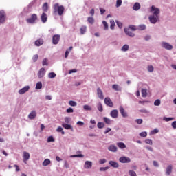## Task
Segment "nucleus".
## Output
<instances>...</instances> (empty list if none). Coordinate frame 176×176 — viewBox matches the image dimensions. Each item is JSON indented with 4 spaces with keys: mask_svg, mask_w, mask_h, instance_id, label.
Returning a JSON list of instances; mask_svg holds the SVG:
<instances>
[{
    "mask_svg": "<svg viewBox=\"0 0 176 176\" xmlns=\"http://www.w3.org/2000/svg\"><path fill=\"white\" fill-rule=\"evenodd\" d=\"M150 12L153 13V15H151L148 19L152 24H156L157 20H159V14H160V9L153 6L150 10Z\"/></svg>",
    "mask_w": 176,
    "mask_h": 176,
    "instance_id": "nucleus-1",
    "label": "nucleus"
},
{
    "mask_svg": "<svg viewBox=\"0 0 176 176\" xmlns=\"http://www.w3.org/2000/svg\"><path fill=\"white\" fill-rule=\"evenodd\" d=\"M53 9L54 14H58V16H63V14H64V11L65 10L64 6H60L58 3H56L53 6Z\"/></svg>",
    "mask_w": 176,
    "mask_h": 176,
    "instance_id": "nucleus-2",
    "label": "nucleus"
},
{
    "mask_svg": "<svg viewBox=\"0 0 176 176\" xmlns=\"http://www.w3.org/2000/svg\"><path fill=\"white\" fill-rule=\"evenodd\" d=\"M38 20V15L36 14H33L31 15L30 18H28L26 19L27 23H29V24H34L35 23V21Z\"/></svg>",
    "mask_w": 176,
    "mask_h": 176,
    "instance_id": "nucleus-3",
    "label": "nucleus"
},
{
    "mask_svg": "<svg viewBox=\"0 0 176 176\" xmlns=\"http://www.w3.org/2000/svg\"><path fill=\"white\" fill-rule=\"evenodd\" d=\"M60 34H55L52 36V43L53 45H58V42H60Z\"/></svg>",
    "mask_w": 176,
    "mask_h": 176,
    "instance_id": "nucleus-4",
    "label": "nucleus"
},
{
    "mask_svg": "<svg viewBox=\"0 0 176 176\" xmlns=\"http://www.w3.org/2000/svg\"><path fill=\"white\" fill-rule=\"evenodd\" d=\"M104 104H106L107 107H110V108H112L113 107V102L109 97H107L104 98Z\"/></svg>",
    "mask_w": 176,
    "mask_h": 176,
    "instance_id": "nucleus-5",
    "label": "nucleus"
},
{
    "mask_svg": "<svg viewBox=\"0 0 176 176\" xmlns=\"http://www.w3.org/2000/svg\"><path fill=\"white\" fill-rule=\"evenodd\" d=\"M119 111L122 116V118H128L129 114L127 113V111L124 110V108H123L122 106H120Z\"/></svg>",
    "mask_w": 176,
    "mask_h": 176,
    "instance_id": "nucleus-6",
    "label": "nucleus"
},
{
    "mask_svg": "<svg viewBox=\"0 0 176 176\" xmlns=\"http://www.w3.org/2000/svg\"><path fill=\"white\" fill-rule=\"evenodd\" d=\"M6 21V14L4 11H0V23H5Z\"/></svg>",
    "mask_w": 176,
    "mask_h": 176,
    "instance_id": "nucleus-7",
    "label": "nucleus"
},
{
    "mask_svg": "<svg viewBox=\"0 0 176 176\" xmlns=\"http://www.w3.org/2000/svg\"><path fill=\"white\" fill-rule=\"evenodd\" d=\"M30 153L27 151L23 152V162L27 164V162L30 160Z\"/></svg>",
    "mask_w": 176,
    "mask_h": 176,
    "instance_id": "nucleus-8",
    "label": "nucleus"
},
{
    "mask_svg": "<svg viewBox=\"0 0 176 176\" xmlns=\"http://www.w3.org/2000/svg\"><path fill=\"white\" fill-rule=\"evenodd\" d=\"M120 163H130L131 160L129 157H121L119 159Z\"/></svg>",
    "mask_w": 176,
    "mask_h": 176,
    "instance_id": "nucleus-9",
    "label": "nucleus"
},
{
    "mask_svg": "<svg viewBox=\"0 0 176 176\" xmlns=\"http://www.w3.org/2000/svg\"><path fill=\"white\" fill-rule=\"evenodd\" d=\"M162 46L167 50H171L173 49V45H170L168 43L163 42Z\"/></svg>",
    "mask_w": 176,
    "mask_h": 176,
    "instance_id": "nucleus-10",
    "label": "nucleus"
},
{
    "mask_svg": "<svg viewBox=\"0 0 176 176\" xmlns=\"http://www.w3.org/2000/svg\"><path fill=\"white\" fill-rule=\"evenodd\" d=\"M118 115H119V111H118V110H116V109L111 111L110 113V116L113 119H116L118 118Z\"/></svg>",
    "mask_w": 176,
    "mask_h": 176,
    "instance_id": "nucleus-11",
    "label": "nucleus"
},
{
    "mask_svg": "<svg viewBox=\"0 0 176 176\" xmlns=\"http://www.w3.org/2000/svg\"><path fill=\"white\" fill-rule=\"evenodd\" d=\"M30 90V86H25L23 88L21 89L19 91V94H24V93H27Z\"/></svg>",
    "mask_w": 176,
    "mask_h": 176,
    "instance_id": "nucleus-12",
    "label": "nucleus"
},
{
    "mask_svg": "<svg viewBox=\"0 0 176 176\" xmlns=\"http://www.w3.org/2000/svg\"><path fill=\"white\" fill-rule=\"evenodd\" d=\"M124 32L126 35H128V36H131V38H133V36H135V34L131 32V31H130V29L128 28L124 29Z\"/></svg>",
    "mask_w": 176,
    "mask_h": 176,
    "instance_id": "nucleus-13",
    "label": "nucleus"
},
{
    "mask_svg": "<svg viewBox=\"0 0 176 176\" xmlns=\"http://www.w3.org/2000/svg\"><path fill=\"white\" fill-rule=\"evenodd\" d=\"M41 19L42 23H46V21H47V14L45 12H43L41 16Z\"/></svg>",
    "mask_w": 176,
    "mask_h": 176,
    "instance_id": "nucleus-14",
    "label": "nucleus"
},
{
    "mask_svg": "<svg viewBox=\"0 0 176 176\" xmlns=\"http://www.w3.org/2000/svg\"><path fill=\"white\" fill-rule=\"evenodd\" d=\"M45 72H46L45 71V68L40 69L39 72H38V78H43V76H45Z\"/></svg>",
    "mask_w": 176,
    "mask_h": 176,
    "instance_id": "nucleus-15",
    "label": "nucleus"
},
{
    "mask_svg": "<svg viewBox=\"0 0 176 176\" xmlns=\"http://www.w3.org/2000/svg\"><path fill=\"white\" fill-rule=\"evenodd\" d=\"M84 167L85 168H91V167H93V162L90 161H86Z\"/></svg>",
    "mask_w": 176,
    "mask_h": 176,
    "instance_id": "nucleus-16",
    "label": "nucleus"
},
{
    "mask_svg": "<svg viewBox=\"0 0 176 176\" xmlns=\"http://www.w3.org/2000/svg\"><path fill=\"white\" fill-rule=\"evenodd\" d=\"M28 118L30 120L35 119L36 118V111H31V113L28 115Z\"/></svg>",
    "mask_w": 176,
    "mask_h": 176,
    "instance_id": "nucleus-17",
    "label": "nucleus"
},
{
    "mask_svg": "<svg viewBox=\"0 0 176 176\" xmlns=\"http://www.w3.org/2000/svg\"><path fill=\"white\" fill-rule=\"evenodd\" d=\"M98 96L100 98V100H104V94H102V91L101 89L98 88L97 89Z\"/></svg>",
    "mask_w": 176,
    "mask_h": 176,
    "instance_id": "nucleus-18",
    "label": "nucleus"
},
{
    "mask_svg": "<svg viewBox=\"0 0 176 176\" xmlns=\"http://www.w3.org/2000/svg\"><path fill=\"white\" fill-rule=\"evenodd\" d=\"M62 126L66 130H74V128L71 126V124L63 123L62 124Z\"/></svg>",
    "mask_w": 176,
    "mask_h": 176,
    "instance_id": "nucleus-19",
    "label": "nucleus"
},
{
    "mask_svg": "<svg viewBox=\"0 0 176 176\" xmlns=\"http://www.w3.org/2000/svg\"><path fill=\"white\" fill-rule=\"evenodd\" d=\"M109 164H110L111 167H114V168H118V167H119V164L114 161H109Z\"/></svg>",
    "mask_w": 176,
    "mask_h": 176,
    "instance_id": "nucleus-20",
    "label": "nucleus"
},
{
    "mask_svg": "<svg viewBox=\"0 0 176 176\" xmlns=\"http://www.w3.org/2000/svg\"><path fill=\"white\" fill-rule=\"evenodd\" d=\"M133 10H140V9H141V5L140 4V3H135L134 5H133Z\"/></svg>",
    "mask_w": 176,
    "mask_h": 176,
    "instance_id": "nucleus-21",
    "label": "nucleus"
},
{
    "mask_svg": "<svg viewBox=\"0 0 176 176\" xmlns=\"http://www.w3.org/2000/svg\"><path fill=\"white\" fill-rule=\"evenodd\" d=\"M108 149L110 151V152H116V151H118V148L115 145H111L108 147Z\"/></svg>",
    "mask_w": 176,
    "mask_h": 176,
    "instance_id": "nucleus-22",
    "label": "nucleus"
},
{
    "mask_svg": "<svg viewBox=\"0 0 176 176\" xmlns=\"http://www.w3.org/2000/svg\"><path fill=\"white\" fill-rule=\"evenodd\" d=\"M117 146H118V148H120V149H124L126 148V144H124V143H123V142H118Z\"/></svg>",
    "mask_w": 176,
    "mask_h": 176,
    "instance_id": "nucleus-23",
    "label": "nucleus"
},
{
    "mask_svg": "<svg viewBox=\"0 0 176 176\" xmlns=\"http://www.w3.org/2000/svg\"><path fill=\"white\" fill-rule=\"evenodd\" d=\"M173 171V166L169 165L167 168H166V174L167 175H170V174H171Z\"/></svg>",
    "mask_w": 176,
    "mask_h": 176,
    "instance_id": "nucleus-24",
    "label": "nucleus"
},
{
    "mask_svg": "<svg viewBox=\"0 0 176 176\" xmlns=\"http://www.w3.org/2000/svg\"><path fill=\"white\" fill-rule=\"evenodd\" d=\"M112 88L116 91H122V88L118 85H113Z\"/></svg>",
    "mask_w": 176,
    "mask_h": 176,
    "instance_id": "nucleus-25",
    "label": "nucleus"
},
{
    "mask_svg": "<svg viewBox=\"0 0 176 176\" xmlns=\"http://www.w3.org/2000/svg\"><path fill=\"white\" fill-rule=\"evenodd\" d=\"M42 9L44 12H47L49 9V5L47 4V3H44L42 7Z\"/></svg>",
    "mask_w": 176,
    "mask_h": 176,
    "instance_id": "nucleus-26",
    "label": "nucleus"
},
{
    "mask_svg": "<svg viewBox=\"0 0 176 176\" xmlns=\"http://www.w3.org/2000/svg\"><path fill=\"white\" fill-rule=\"evenodd\" d=\"M36 46H41L43 45V41L42 39H38L35 41Z\"/></svg>",
    "mask_w": 176,
    "mask_h": 176,
    "instance_id": "nucleus-27",
    "label": "nucleus"
},
{
    "mask_svg": "<svg viewBox=\"0 0 176 176\" xmlns=\"http://www.w3.org/2000/svg\"><path fill=\"white\" fill-rule=\"evenodd\" d=\"M50 163H51L50 160L45 159L43 162V166H49V164H50Z\"/></svg>",
    "mask_w": 176,
    "mask_h": 176,
    "instance_id": "nucleus-28",
    "label": "nucleus"
},
{
    "mask_svg": "<svg viewBox=\"0 0 176 176\" xmlns=\"http://www.w3.org/2000/svg\"><path fill=\"white\" fill-rule=\"evenodd\" d=\"M86 30H87V27H86V26H82L80 28V34H81V35H83V34H85Z\"/></svg>",
    "mask_w": 176,
    "mask_h": 176,
    "instance_id": "nucleus-29",
    "label": "nucleus"
},
{
    "mask_svg": "<svg viewBox=\"0 0 176 176\" xmlns=\"http://www.w3.org/2000/svg\"><path fill=\"white\" fill-rule=\"evenodd\" d=\"M110 28L111 30H114L115 28V25H116V24L115 23V21L113 19L110 21Z\"/></svg>",
    "mask_w": 176,
    "mask_h": 176,
    "instance_id": "nucleus-30",
    "label": "nucleus"
},
{
    "mask_svg": "<svg viewBox=\"0 0 176 176\" xmlns=\"http://www.w3.org/2000/svg\"><path fill=\"white\" fill-rule=\"evenodd\" d=\"M103 120H104V122L107 124H111V119H109V118H107V117H104V118H103Z\"/></svg>",
    "mask_w": 176,
    "mask_h": 176,
    "instance_id": "nucleus-31",
    "label": "nucleus"
},
{
    "mask_svg": "<svg viewBox=\"0 0 176 176\" xmlns=\"http://www.w3.org/2000/svg\"><path fill=\"white\" fill-rule=\"evenodd\" d=\"M142 97H144V98L146 97V96H148V92H147L146 89H142Z\"/></svg>",
    "mask_w": 176,
    "mask_h": 176,
    "instance_id": "nucleus-32",
    "label": "nucleus"
},
{
    "mask_svg": "<svg viewBox=\"0 0 176 176\" xmlns=\"http://www.w3.org/2000/svg\"><path fill=\"white\" fill-rule=\"evenodd\" d=\"M69 105H70V107H76V105H78V104L76 103V102H75L74 100H70L69 102Z\"/></svg>",
    "mask_w": 176,
    "mask_h": 176,
    "instance_id": "nucleus-33",
    "label": "nucleus"
},
{
    "mask_svg": "<svg viewBox=\"0 0 176 176\" xmlns=\"http://www.w3.org/2000/svg\"><path fill=\"white\" fill-rule=\"evenodd\" d=\"M42 87V82H38L36 85V90H39L41 89V88Z\"/></svg>",
    "mask_w": 176,
    "mask_h": 176,
    "instance_id": "nucleus-34",
    "label": "nucleus"
},
{
    "mask_svg": "<svg viewBox=\"0 0 176 176\" xmlns=\"http://www.w3.org/2000/svg\"><path fill=\"white\" fill-rule=\"evenodd\" d=\"M97 108L100 112H102V111H104V109L102 108V104L101 103H99L98 104Z\"/></svg>",
    "mask_w": 176,
    "mask_h": 176,
    "instance_id": "nucleus-35",
    "label": "nucleus"
},
{
    "mask_svg": "<svg viewBox=\"0 0 176 176\" xmlns=\"http://www.w3.org/2000/svg\"><path fill=\"white\" fill-rule=\"evenodd\" d=\"M48 77L50 78V79H53V78H56V73L54 72L49 73Z\"/></svg>",
    "mask_w": 176,
    "mask_h": 176,
    "instance_id": "nucleus-36",
    "label": "nucleus"
},
{
    "mask_svg": "<svg viewBox=\"0 0 176 176\" xmlns=\"http://www.w3.org/2000/svg\"><path fill=\"white\" fill-rule=\"evenodd\" d=\"M121 50H122V52H127V50H129V45H123Z\"/></svg>",
    "mask_w": 176,
    "mask_h": 176,
    "instance_id": "nucleus-37",
    "label": "nucleus"
},
{
    "mask_svg": "<svg viewBox=\"0 0 176 176\" xmlns=\"http://www.w3.org/2000/svg\"><path fill=\"white\" fill-rule=\"evenodd\" d=\"M146 26L145 25H140L138 26V30H140V31H144V30H146Z\"/></svg>",
    "mask_w": 176,
    "mask_h": 176,
    "instance_id": "nucleus-38",
    "label": "nucleus"
},
{
    "mask_svg": "<svg viewBox=\"0 0 176 176\" xmlns=\"http://www.w3.org/2000/svg\"><path fill=\"white\" fill-rule=\"evenodd\" d=\"M83 108H84L85 111H91V107H90L87 104L84 105Z\"/></svg>",
    "mask_w": 176,
    "mask_h": 176,
    "instance_id": "nucleus-39",
    "label": "nucleus"
},
{
    "mask_svg": "<svg viewBox=\"0 0 176 176\" xmlns=\"http://www.w3.org/2000/svg\"><path fill=\"white\" fill-rule=\"evenodd\" d=\"M161 104V102H160V99H157L155 102H154V105L155 107H159Z\"/></svg>",
    "mask_w": 176,
    "mask_h": 176,
    "instance_id": "nucleus-40",
    "label": "nucleus"
},
{
    "mask_svg": "<svg viewBox=\"0 0 176 176\" xmlns=\"http://www.w3.org/2000/svg\"><path fill=\"white\" fill-rule=\"evenodd\" d=\"M97 126L98 129H104L105 124H104V122H98Z\"/></svg>",
    "mask_w": 176,
    "mask_h": 176,
    "instance_id": "nucleus-41",
    "label": "nucleus"
},
{
    "mask_svg": "<svg viewBox=\"0 0 176 176\" xmlns=\"http://www.w3.org/2000/svg\"><path fill=\"white\" fill-rule=\"evenodd\" d=\"M70 157H85V155H83L82 154L72 155L70 156Z\"/></svg>",
    "mask_w": 176,
    "mask_h": 176,
    "instance_id": "nucleus-42",
    "label": "nucleus"
},
{
    "mask_svg": "<svg viewBox=\"0 0 176 176\" xmlns=\"http://www.w3.org/2000/svg\"><path fill=\"white\" fill-rule=\"evenodd\" d=\"M129 30H131L132 31H136L137 30V28H135V25H129L128 28Z\"/></svg>",
    "mask_w": 176,
    "mask_h": 176,
    "instance_id": "nucleus-43",
    "label": "nucleus"
},
{
    "mask_svg": "<svg viewBox=\"0 0 176 176\" xmlns=\"http://www.w3.org/2000/svg\"><path fill=\"white\" fill-rule=\"evenodd\" d=\"M87 21H88V22H89L90 24L94 23V18H93V17H88Z\"/></svg>",
    "mask_w": 176,
    "mask_h": 176,
    "instance_id": "nucleus-44",
    "label": "nucleus"
},
{
    "mask_svg": "<svg viewBox=\"0 0 176 176\" xmlns=\"http://www.w3.org/2000/svg\"><path fill=\"white\" fill-rule=\"evenodd\" d=\"M145 142L146 144H148V145H153V142H152V140L151 139H146Z\"/></svg>",
    "mask_w": 176,
    "mask_h": 176,
    "instance_id": "nucleus-45",
    "label": "nucleus"
},
{
    "mask_svg": "<svg viewBox=\"0 0 176 176\" xmlns=\"http://www.w3.org/2000/svg\"><path fill=\"white\" fill-rule=\"evenodd\" d=\"M129 174L130 176H137V173L134 170H129Z\"/></svg>",
    "mask_w": 176,
    "mask_h": 176,
    "instance_id": "nucleus-46",
    "label": "nucleus"
},
{
    "mask_svg": "<svg viewBox=\"0 0 176 176\" xmlns=\"http://www.w3.org/2000/svg\"><path fill=\"white\" fill-rule=\"evenodd\" d=\"M120 6H122V0H117L116 8H120Z\"/></svg>",
    "mask_w": 176,
    "mask_h": 176,
    "instance_id": "nucleus-47",
    "label": "nucleus"
},
{
    "mask_svg": "<svg viewBox=\"0 0 176 176\" xmlns=\"http://www.w3.org/2000/svg\"><path fill=\"white\" fill-rule=\"evenodd\" d=\"M148 72H153L154 68L152 65H148L147 68Z\"/></svg>",
    "mask_w": 176,
    "mask_h": 176,
    "instance_id": "nucleus-48",
    "label": "nucleus"
},
{
    "mask_svg": "<svg viewBox=\"0 0 176 176\" xmlns=\"http://www.w3.org/2000/svg\"><path fill=\"white\" fill-rule=\"evenodd\" d=\"M47 142H54V138H53V136H50L47 138Z\"/></svg>",
    "mask_w": 176,
    "mask_h": 176,
    "instance_id": "nucleus-49",
    "label": "nucleus"
},
{
    "mask_svg": "<svg viewBox=\"0 0 176 176\" xmlns=\"http://www.w3.org/2000/svg\"><path fill=\"white\" fill-rule=\"evenodd\" d=\"M164 120H165V122H170V120H174V118H166V117H164Z\"/></svg>",
    "mask_w": 176,
    "mask_h": 176,
    "instance_id": "nucleus-50",
    "label": "nucleus"
},
{
    "mask_svg": "<svg viewBox=\"0 0 176 176\" xmlns=\"http://www.w3.org/2000/svg\"><path fill=\"white\" fill-rule=\"evenodd\" d=\"M116 23L118 27H119V28H122V27H123V24L121 22H120L119 21H116Z\"/></svg>",
    "mask_w": 176,
    "mask_h": 176,
    "instance_id": "nucleus-51",
    "label": "nucleus"
},
{
    "mask_svg": "<svg viewBox=\"0 0 176 176\" xmlns=\"http://www.w3.org/2000/svg\"><path fill=\"white\" fill-rule=\"evenodd\" d=\"M102 23L104 27V30H108V23H107V21H103Z\"/></svg>",
    "mask_w": 176,
    "mask_h": 176,
    "instance_id": "nucleus-52",
    "label": "nucleus"
},
{
    "mask_svg": "<svg viewBox=\"0 0 176 176\" xmlns=\"http://www.w3.org/2000/svg\"><path fill=\"white\" fill-rule=\"evenodd\" d=\"M139 135L140 137H146V135H148V133L146 132H141Z\"/></svg>",
    "mask_w": 176,
    "mask_h": 176,
    "instance_id": "nucleus-53",
    "label": "nucleus"
},
{
    "mask_svg": "<svg viewBox=\"0 0 176 176\" xmlns=\"http://www.w3.org/2000/svg\"><path fill=\"white\" fill-rule=\"evenodd\" d=\"M66 112H67V113H72V112H74V109L69 107V108H68V109L66 110Z\"/></svg>",
    "mask_w": 176,
    "mask_h": 176,
    "instance_id": "nucleus-54",
    "label": "nucleus"
},
{
    "mask_svg": "<svg viewBox=\"0 0 176 176\" xmlns=\"http://www.w3.org/2000/svg\"><path fill=\"white\" fill-rule=\"evenodd\" d=\"M38 54H36V55L33 56V57H32L33 61H34V63H35L36 61H37V60H38Z\"/></svg>",
    "mask_w": 176,
    "mask_h": 176,
    "instance_id": "nucleus-55",
    "label": "nucleus"
},
{
    "mask_svg": "<svg viewBox=\"0 0 176 176\" xmlns=\"http://www.w3.org/2000/svg\"><path fill=\"white\" fill-rule=\"evenodd\" d=\"M100 164H104V163H107V160L105 159H101L99 160Z\"/></svg>",
    "mask_w": 176,
    "mask_h": 176,
    "instance_id": "nucleus-56",
    "label": "nucleus"
},
{
    "mask_svg": "<svg viewBox=\"0 0 176 176\" xmlns=\"http://www.w3.org/2000/svg\"><path fill=\"white\" fill-rule=\"evenodd\" d=\"M109 168L108 167H100V171H106V170H108Z\"/></svg>",
    "mask_w": 176,
    "mask_h": 176,
    "instance_id": "nucleus-57",
    "label": "nucleus"
},
{
    "mask_svg": "<svg viewBox=\"0 0 176 176\" xmlns=\"http://www.w3.org/2000/svg\"><path fill=\"white\" fill-rule=\"evenodd\" d=\"M136 122L138 124H142V119H137Z\"/></svg>",
    "mask_w": 176,
    "mask_h": 176,
    "instance_id": "nucleus-58",
    "label": "nucleus"
},
{
    "mask_svg": "<svg viewBox=\"0 0 176 176\" xmlns=\"http://www.w3.org/2000/svg\"><path fill=\"white\" fill-rule=\"evenodd\" d=\"M71 121V118L66 117L65 118V123H69Z\"/></svg>",
    "mask_w": 176,
    "mask_h": 176,
    "instance_id": "nucleus-59",
    "label": "nucleus"
},
{
    "mask_svg": "<svg viewBox=\"0 0 176 176\" xmlns=\"http://www.w3.org/2000/svg\"><path fill=\"white\" fill-rule=\"evenodd\" d=\"M171 126L173 129H176V121L173 122Z\"/></svg>",
    "mask_w": 176,
    "mask_h": 176,
    "instance_id": "nucleus-60",
    "label": "nucleus"
},
{
    "mask_svg": "<svg viewBox=\"0 0 176 176\" xmlns=\"http://www.w3.org/2000/svg\"><path fill=\"white\" fill-rule=\"evenodd\" d=\"M152 134H157V133H159V130L157 129H154L151 131Z\"/></svg>",
    "mask_w": 176,
    "mask_h": 176,
    "instance_id": "nucleus-61",
    "label": "nucleus"
},
{
    "mask_svg": "<svg viewBox=\"0 0 176 176\" xmlns=\"http://www.w3.org/2000/svg\"><path fill=\"white\" fill-rule=\"evenodd\" d=\"M43 65H47V60L46 58L43 59Z\"/></svg>",
    "mask_w": 176,
    "mask_h": 176,
    "instance_id": "nucleus-62",
    "label": "nucleus"
},
{
    "mask_svg": "<svg viewBox=\"0 0 176 176\" xmlns=\"http://www.w3.org/2000/svg\"><path fill=\"white\" fill-rule=\"evenodd\" d=\"M77 124L78 126H83L85 124V123L82 121H78V122H77Z\"/></svg>",
    "mask_w": 176,
    "mask_h": 176,
    "instance_id": "nucleus-63",
    "label": "nucleus"
},
{
    "mask_svg": "<svg viewBox=\"0 0 176 176\" xmlns=\"http://www.w3.org/2000/svg\"><path fill=\"white\" fill-rule=\"evenodd\" d=\"M100 14H104V12H105V10L103 8H100Z\"/></svg>",
    "mask_w": 176,
    "mask_h": 176,
    "instance_id": "nucleus-64",
    "label": "nucleus"
}]
</instances>
